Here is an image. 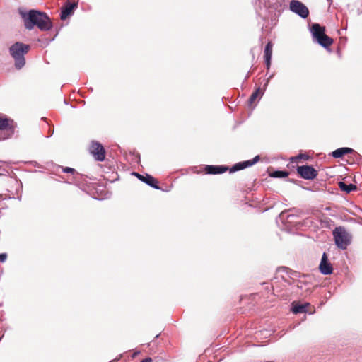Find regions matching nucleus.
I'll return each instance as SVG.
<instances>
[{
  "instance_id": "f257e3e1",
  "label": "nucleus",
  "mask_w": 362,
  "mask_h": 362,
  "mask_svg": "<svg viewBox=\"0 0 362 362\" xmlns=\"http://www.w3.org/2000/svg\"><path fill=\"white\" fill-rule=\"evenodd\" d=\"M19 14L23 19L25 28L29 30L33 29L35 26L41 31H48L52 28V22L45 12L34 9L29 11L19 9Z\"/></svg>"
},
{
  "instance_id": "f03ea898",
  "label": "nucleus",
  "mask_w": 362,
  "mask_h": 362,
  "mask_svg": "<svg viewBox=\"0 0 362 362\" xmlns=\"http://www.w3.org/2000/svg\"><path fill=\"white\" fill-rule=\"evenodd\" d=\"M30 49L28 45L23 42H16L9 48V52L15 61V67L17 69H22L25 64V54Z\"/></svg>"
},
{
  "instance_id": "7ed1b4c3",
  "label": "nucleus",
  "mask_w": 362,
  "mask_h": 362,
  "mask_svg": "<svg viewBox=\"0 0 362 362\" xmlns=\"http://www.w3.org/2000/svg\"><path fill=\"white\" fill-rule=\"evenodd\" d=\"M16 127V124L13 120L8 118L0 117V140L11 137Z\"/></svg>"
},
{
  "instance_id": "20e7f679",
  "label": "nucleus",
  "mask_w": 362,
  "mask_h": 362,
  "mask_svg": "<svg viewBox=\"0 0 362 362\" xmlns=\"http://www.w3.org/2000/svg\"><path fill=\"white\" fill-rule=\"evenodd\" d=\"M336 245L341 249H346L349 245V234L343 227H337L333 231Z\"/></svg>"
},
{
  "instance_id": "39448f33",
  "label": "nucleus",
  "mask_w": 362,
  "mask_h": 362,
  "mask_svg": "<svg viewBox=\"0 0 362 362\" xmlns=\"http://www.w3.org/2000/svg\"><path fill=\"white\" fill-rule=\"evenodd\" d=\"M289 8L293 13L304 19L309 15V10L307 6L298 0H291L289 4Z\"/></svg>"
},
{
  "instance_id": "423d86ee",
  "label": "nucleus",
  "mask_w": 362,
  "mask_h": 362,
  "mask_svg": "<svg viewBox=\"0 0 362 362\" xmlns=\"http://www.w3.org/2000/svg\"><path fill=\"white\" fill-rule=\"evenodd\" d=\"M90 153L98 161H103L105 158V150L98 141H93L90 147Z\"/></svg>"
},
{
  "instance_id": "0eeeda50",
  "label": "nucleus",
  "mask_w": 362,
  "mask_h": 362,
  "mask_svg": "<svg viewBox=\"0 0 362 362\" xmlns=\"http://www.w3.org/2000/svg\"><path fill=\"white\" fill-rule=\"evenodd\" d=\"M297 172L301 177L305 180H313L317 175V170L310 165L298 166Z\"/></svg>"
},
{
  "instance_id": "6e6552de",
  "label": "nucleus",
  "mask_w": 362,
  "mask_h": 362,
  "mask_svg": "<svg viewBox=\"0 0 362 362\" xmlns=\"http://www.w3.org/2000/svg\"><path fill=\"white\" fill-rule=\"evenodd\" d=\"M259 160V156H256L252 160H245L242 162H239L233 165L230 169L229 171L230 173H235L236 171H239L243 170L246 168L250 167L257 163Z\"/></svg>"
},
{
  "instance_id": "1a4fd4ad",
  "label": "nucleus",
  "mask_w": 362,
  "mask_h": 362,
  "mask_svg": "<svg viewBox=\"0 0 362 362\" xmlns=\"http://www.w3.org/2000/svg\"><path fill=\"white\" fill-rule=\"evenodd\" d=\"M320 272L324 275L331 274L333 272V267L328 261L327 255L324 252L319 265Z\"/></svg>"
},
{
  "instance_id": "9d476101",
  "label": "nucleus",
  "mask_w": 362,
  "mask_h": 362,
  "mask_svg": "<svg viewBox=\"0 0 362 362\" xmlns=\"http://www.w3.org/2000/svg\"><path fill=\"white\" fill-rule=\"evenodd\" d=\"M132 175L136 176L138 179H139L143 182L147 184L148 186L159 189L160 187L158 186L157 180L151 175L148 174H146L145 175H142L138 173L134 172L132 173Z\"/></svg>"
},
{
  "instance_id": "9b49d317",
  "label": "nucleus",
  "mask_w": 362,
  "mask_h": 362,
  "mask_svg": "<svg viewBox=\"0 0 362 362\" xmlns=\"http://www.w3.org/2000/svg\"><path fill=\"white\" fill-rule=\"evenodd\" d=\"M78 4L76 2H71L67 1L62 8L60 18L62 20H65L66 18L74 13L75 8H77Z\"/></svg>"
},
{
  "instance_id": "f8f14e48",
  "label": "nucleus",
  "mask_w": 362,
  "mask_h": 362,
  "mask_svg": "<svg viewBox=\"0 0 362 362\" xmlns=\"http://www.w3.org/2000/svg\"><path fill=\"white\" fill-rule=\"evenodd\" d=\"M229 168L224 165H208L205 166L206 174L217 175L226 172Z\"/></svg>"
},
{
  "instance_id": "ddd939ff",
  "label": "nucleus",
  "mask_w": 362,
  "mask_h": 362,
  "mask_svg": "<svg viewBox=\"0 0 362 362\" xmlns=\"http://www.w3.org/2000/svg\"><path fill=\"white\" fill-rule=\"evenodd\" d=\"M313 39L316 41L321 36L324 35L325 29V27L320 26L318 23H313L310 29Z\"/></svg>"
},
{
  "instance_id": "4468645a",
  "label": "nucleus",
  "mask_w": 362,
  "mask_h": 362,
  "mask_svg": "<svg viewBox=\"0 0 362 362\" xmlns=\"http://www.w3.org/2000/svg\"><path fill=\"white\" fill-rule=\"evenodd\" d=\"M272 54V44L271 42H269L264 48V60L266 63L267 68L269 69L271 65V59Z\"/></svg>"
},
{
  "instance_id": "2eb2a0df",
  "label": "nucleus",
  "mask_w": 362,
  "mask_h": 362,
  "mask_svg": "<svg viewBox=\"0 0 362 362\" xmlns=\"http://www.w3.org/2000/svg\"><path fill=\"white\" fill-rule=\"evenodd\" d=\"M354 152V149L348 147H343L336 149L335 151H332V156L334 158H339L342 157L344 155L351 153Z\"/></svg>"
},
{
  "instance_id": "dca6fc26",
  "label": "nucleus",
  "mask_w": 362,
  "mask_h": 362,
  "mask_svg": "<svg viewBox=\"0 0 362 362\" xmlns=\"http://www.w3.org/2000/svg\"><path fill=\"white\" fill-rule=\"evenodd\" d=\"M309 305V303H305V304H298V303H293L292 304V308L291 311L294 314H299V313H305L307 311V307Z\"/></svg>"
},
{
  "instance_id": "f3484780",
  "label": "nucleus",
  "mask_w": 362,
  "mask_h": 362,
  "mask_svg": "<svg viewBox=\"0 0 362 362\" xmlns=\"http://www.w3.org/2000/svg\"><path fill=\"white\" fill-rule=\"evenodd\" d=\"M316 42L322 47L327 48L333 43V40L325 34L317 40Z\"/></svg>"
},
{
  "instance_id": "a211bd4d",
  "label": "nucleus",
  "mask_w": 362,
  "mask_h": 362,
  "mask_svg": "<svg viewBox=\"0 0 362 362\" xmlns=\"http://www.w3.org/2000/svg\"><path fill=\"white\" fill-rule=\"evenodd\" d=\"M264 89H261L259 87L257 88L250 95L249 98V103L252 105L255 100L259 97V98L263 95Z\"/></svg>"
},
{
  "instance_id": "6ab92c4d",
  "label": "nucleus",
  "mask_w": 362,
  "mask_h": 362,
  "mask_svg": "<svg viewBox=\"0 0 362 362\" xmlns=\"http://www.w3.org/2000/svg\"><path fill=\"white\" fill-rule=\"evenodd\" d=\"M339 187L341 190L349 193L356 189V186L353 184H346L344 182H339Z\"/></svg>"
},
{
  "instance_id": "aec40b11",
  "label": "nucleus",
  "mask_w": 362,
  "mask_h": 362,
  "mask_svg": "<svg viewBox=\"0 0 362 362\" xmlns=\"http://www.w3.org/2000/svg\"><path fill=\"white\" fill-rule=\"evenodd\" d=\"M288 175V173L285 170H275L270 174V176L272 177L277 178H284L286 177Z\"/></svg>"
},
{
  "instance_id": "412c9836",
  "label": "nucleus",
  "mask_w": 362,
  "mask_h": 362,
  "mask_svg": "<svg viewBox=\"0 0 362 362\" xmlns=\"http://www.w3.org/2000/svg\"><path fill=\"white\" fill-rule=\"evenodd\" d=\"M62 171L65 173H71L72 175H74L76 173L74 168L70 167L62 168Z\"/></svg>"
},
{
  "instance_id": "4be33fe9",
  "label": "nucleus",
  "mask_w": 362,
  "mask_h": 362,
  "mask_svg": "<svg viewBox=\"0 0 362 362\" xmlns=\"http://www.w3.org/2000/svg\"><path fill=\"white\" fill-rule=\"evenodd\" d=\"M7 259V254L6 253H1L0 254V261L1 262H4Z\"/></svg>"
},
{
  "instance_id": "5701e85b",
  "label": "nucleus",
  "mask_w": 362,
  "mask_h": 362,
  "mask_svg": "<svg viewBox=\"0 0 362 362\" xmlns=\"http://www.w3.org/2000/svg\"><path fill=\"white\" fill-rule=\"evenodd\" d=\"M141 362H152V359L150 357L146 358L145 359L142 360Z\"/></svg>"
},
{
  "instance_id": "b1692460",
  "label": "nucleus",
  "mask_w": 362,
  "mask_h": 362,
  "mask_svg": "<svg viewBox=\"0 0 362 362\" xmlns=\"http://www.w3.org/2000/svg\"><path fill=\"white\" fill-rule=\"evenodd\" d=\"M308 156L306 155H304V154H299L296 158H307Z\"/></svg>"
},
{
  "instance_id": "393cba45",
  "label": "nucleus",
  "mask_w": 362,
  "mask_h": 362,
  "mask_svg": "<svg viewBox=\"0 0 362 362\" xmlns=\"http://www.w3.org/2000/svg\"><path fill=\"white\" fill-rule=\"evenodd\" d=\"M160 335V334L156 335L155 339L158 338V337Z\"/></svg>"
},
{
  "instance_id": "a878e982",
  "label": "nucleus",
  "mask_w": 362,
  "mask_h": 362,
  "mask_svg": "<svg viewBox=\"0 0 362 362\" xmlns=\"http://www.w3.org/2000/svg\"><path fill=\"white\" fill-rule=\"evenodd\" d=\"M268 84V81H267V83H265L264 86H267Z\"/></svg>"
},
{
  "instance_id": "bb28decb",
  "label": "nucleus",
  "mask_w": 362,
  "mask_h": 362,
  "mask_svg": "<svg viewBox=\"0 0 362 362\" xmlns=\"http://www.w3.org/2000/svg\"><path fill=\"white\" fill-rule=\"evenodd\" d=\"M2 303L0 302V307L1 306Z\"/></svg>"
}]
</instances>
